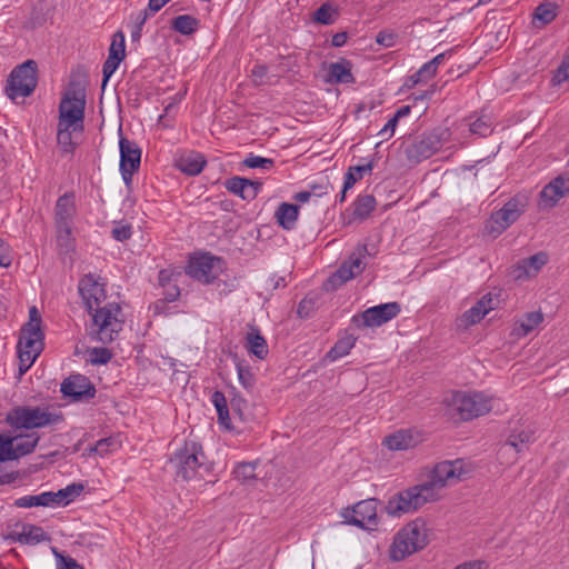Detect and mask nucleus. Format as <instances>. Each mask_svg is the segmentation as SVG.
<instances>
[{
    "instance_id": "obj_1",
    "label": "nucleus",
    "mask_w": 569,
    "mask_h": 569,
    "mask_svg": "<svg viewBox=\"0 0 569 569\" xmlns=\"http://www.w3.org/2000/svg\"><path fill=\"white\" fill-rule=\"evenodd\" d=\"M170 463L176 477L184 481L196 478L204 479L212 470V465L207 461L202 446L193 439H187L183 446L174 451Z\"/></svg>"
},
{
    "instance_id": "obj_2",
    "label": "nucleus",
    "mask_w": 569,
    "mask_h": 569,
    "mask_svg": "<svg viewBox=\"0 0 569 569\" xmlns=\"http://www.w3.org/2000/svg\"><path fill=\"white\" fill-rule=\"evenodd\" d=\"M13 429H42L64 421L61 411L51 406H18L12 408L6 418Z\"/></svg>"
},
{
    "instance_id": "obj_3",
    "label": "nucleus",
    "mask_w": 569,
    "mask_h": 569,
    "mask_svg": "<svg viewBox=\"0 0 569 569\" xmlns=\"http://www.w3.org/2000/svg\"><path fill=\"white\" fill-rule=\"evenodd\" d=\"M441 490L442 488L428 476L425 482L406 489L390 498L386 510L390 516H400L416 511L425 503L438 500Z\"/></svg>"
},
{
    "instance_id": "obj_4",
    "label": "nucleus",
    "mask_w": 569,
    "mask_h": 569,
    "mask_svg": "<svg viewBox=\"0 0 569 569\" xmlns=\"http://www.w3.org/2000/svg\"><path fill=\"white\" fill-rule=\"evenodd\" d=\"M491 409L492 399L483 392L457 391L447 400V415L455 421H469Z\"/></svg>"
},
{
    "instance_id": "obj_5",
    "label": "nucleus",
    "mask_w": 569,
    "mask_h": 569,
    "mask_svg": "<svg viewBox=\"0 0 569 569\" xmlns=\"http://www.w3.org/2000/svg\"><path fill=\"white\" fill-rule=\"evenodd\" d=\"M428 545L425 522L416 520L401 528L393 537L389 548L390 559L401 561Z\"/></svg>"
},
{
    "instance_id": "obj_6",
    "label": "nucleus",
    "mask_w": 569,
    "mask_h": 569,
    "mask_svg": "<svg viewBox=\"0 0 569 569\" xmlns=\"http://www.w3.org/2000/svg\"><path fill=\"white\" fill-rule=\"evenodd\" d=\"M89 313L92 316L90 337L93 340L104 345L110 343L122 330L123 319H121V307L118 303H107Z\"/></svg>"
},
{
    "instance_id": "obj_7",
    "label": "nucleus",
    "mask_w": 569,
    "mask_h": 569,
    "mask_svg": "<svg viewBox=\"0 0 569 569\" xmlns=\"http://www.w3.org/2000/svg\"><path fill=\"white\" fill-rule=\"evenodd\" d=\"M43 339L44 335L34 320L22 327L17 345L20 375L26 373L41 353Z\"/></svg>"
},
{
    "instance_id": "obj_8",
    "label": "nucleus",
    "mask_w": 569,
    "mask_h": 569,
    "mask_svg": "<svg viewBox=\"0 0 569 569\" xmlns=\"http://www.w3.org/2000/svg\"><path fill=\"white\" fill-rule=\"evenodd\" d=\"M37 68L36 61L27 60L11 71L6 87L7 96L11 100L26 98L33 92L38 83Z\"/></svg>"
},
{
    "instance_id": "obj_9",
    "label": "nucleus",
    "mask_w": 569,
    "mask_h": 569,
    "mask_svg": "<svg viewBox=\"0 0 569 569\" xmlns=\"http://www.w3.org/2000/svg\"><path fill=\"white\" fill-rule=\"evenodd\" d=\"M448 129H436L422 133L416 138L407 148L406 156L410 162L419 163L442 148L443 142L449 138Z\"/></svg>"
},
{
    "instance_id": "obj_10",
    "label": "nucleus",
    "mask_w": 569,
    "mask_h": 569,
    "mask_svg": "<svg viewBox=\"0 0 569 569\" xmlns=\"http://www.w3.org/2000/svg\"><path fill=\"white\" fill-rule=\"evenodd\" d=\"M367 254H369L368 247L366 244L358 246L348 260L342 262L339 269L328 278L325 283L326 288L336 289L360 274L365 269L362 259Z\"/></svg>"
},
{
    "instance_id": "obj_11",
    "label": "nucleus",
    "mask_w": 569,
    "mask_h": 569,
    "mask_svg": "<svg viewBox=\"0 0 569 569\" xmlns=\"http://www.w3.org/2000/svg\"><path fill=\"white\" fill-rule=\"evenodd\" d=\"M523 212V204L517 198L507 201L501 209L495 211L486 224V230L495 238L500 236L513 222H516Z\"/></svg>"
},
{
    "instance_id": "obj_12",
    "label": "nucleus",
    "mask_w": 569,
    "mask_h": 569,
    "mask_svg": "<svg viewBox=\"0 0 569 569\" xmlns=\"http://www.w3.org/2000/svg\"><path fill=\"white\" fill-rule=\"evenodd\" d=\"M220 263V258L210 253H201L190 258L186 273L203 284H210L217 279V269Z\"/></svg>"
},
{
    "instance_id": "obj_13",
    "label": "nucleus",
    "mask_w": 569,
    "mask_h": 569,
    "mask_svg": "<svg viewBox=\"0 0 569 569\" xmlns=\"http://www.w3.org/2000/svg\"><path fill=\"white\" fill-rule=\"evenodd\" d=\"M468 472L466 462L462 459H456L438 462L428 476L443 489L465 479Z\"/></svg>"
},
{
    "instance_id": "obj_14",
    "label": "nucleus",
    "mask_w": 569,
    "mask_h": 569,
    "mask_svg": "<svg viewBox=\"0 0 569 569\" xmlns=\"http://www.w3.org/2000/svg\"><path fill=\"white\" fill-rule=\"evenodd\" d=\"M78 290L89 312L99 308L107 298L106 283L92 273L84 274L79 280Z\"/></svg>"
},
{
    "instance_id": "obj_15",
    "label": "nucleus",
    "mask_w": 569,
    "mask_h": 569,
    "mask_svg": "<svg viewBox=\"0 0 569 569\" xmlns=\"http://www.w3.org/2000/svg\"><path fill=\"white\" fill-rule=\"evenodd\" d=\"M376 499H367L356 503L351 510L347 509L343 517L350 525L362 529H373L378 525Z\"/></svg>"
},
{
    "instance_id": "obj_16",
    "label": "nucleus",
    "mask_w": 569,
    "mask_h": 569,
    "mask_svg": "<svg viewBox=\"0 0 569 569\" xmlns=\"http://www.w3.org/2000/svg\"><path fill=\"white\" fill-rule=\"evenodd\" d=\"M60 391L64 397L74 401H88L96 396V387L90 379L83 375L76 373L63 380Z\"/></svg>"
},
{
    "instance_id": "obj_17",
    "label": "nucleus",
    "mask_w": 569,
    "mask_h": 569,
    "mask_svg": "<svg viewBox=\"0 0 569 569\" xmlns=\"http://www.w3.org/2000/svg\"><path fill=\"white\" fill-rule=\"evenodd\" d=\"M400 311L401 307L398 302L381 303L361 313L362 323L365 327H380L396 318Z\"/></svg>"
},
{
    "instance_id": "obj_18",
    "label": "nucleus",
    "mask_w": 569,
    "mask_h": 569,
    "mask_svg": "<svg viewBox=\"0 0 569 569\" xmlns=\"http://www.w3.org/2000/svg\"><path fill=\"white\" fill-rule=\"evenodd\" d=\"M224 187L229 192L240 197L241 199L251 201L258 196L262 188V182L236 176L228 179L224 182Z\"/></svg>"
},
{
    "instance_id": "obj_19",
    "label": "nucleus",
    "mask_w": 569,
    "mask_h": 569,
    "mask_svg": "<svg viewBox=\"0 0 569 569\" xmlns=\"http://www.w3.org/2000/svg\"><path fill=\"white\" fill-rule=\"evenodd\" d=\"M61 126L72 127L73 130L78 128L83 129L82 122L84 118V106L83 103L70 102L69 100H61L59 106Z\"/></svg>"
},
{
    "instance_id": "obj_20",
    "label": "nucleus",
    "mask_w": 569,
    "mask_h": 569,
    "mask_svg": "<svg viewBox=\"0 0 569 569\" xmlns=\"http://www.w3.org/2000/svg\"><path fill=\"white\" fill-rule=\"evenodd\" d=\"M119 132L120 168L139 170L141 162V149L134 141H131L122 136L121 128H119Z\"/></svg>"
},
{
    "instance_id": "obj_21",
    "label": "nucleus",
    "mask_w": 569,
    "mask_h": 569,
    "mask_svg": "<svg viewBox=\"0 0 569 569\" xmlns=\"http://www.w3.org/2000/svg\"><path fill=\"white\" fill-rule=\"evenodd\" d=\"M77 209L73 193H64L58 198L54 207L56 227L72 226Z\"/></svg>"
},
{
    "instance_id": "obj_22",
    "label": "nucleus",
    "mask_w": 569,
    "mask_h": 569,
    "mask_svg": "<svg viewBox=\"0 0 569 569\" xmlns=\"http://www.w3.org/2000/svg\"><path fill=\"white\" fill-rule=\"evenodd\" d=\"M420 442L418 432L409 429L398 430L383 439V445L390 450H408Z\"/></svg>"
},
{
    "instance_id": "obj_23",
    "label": "nucleus",
    "mask_w": 569,
    "mask_h": 569,
    "mask_svg": "<svg viewBox=\"0 0 569 569\" xmlns=\"http://www.w3.org/2000/svg\"><path fill=\"white\" fill-rule=\"evenodd\" d=\"M206 163L207 160L203 154L191 151L181 156L177 160L176 166L181 172L188 176H197L202 171Z\"/></svg>"
},
{
    "instance_id": "obj_24",
    "label": "nucleus",
    "mask_w": 569,
    "mask_h": 569,
    "mask_svg": "<svg viewBox=\"0 0 569 569\" xmlns=\"http://www.w3.org/2000/svg\"><path fill=\"white\" fill-rule=\"evenodd\" d=\"M14 460L31 453L37 447L40 436L37 432L10 437Z\"/></svg>"
},
{
    "instance_id": "obj_25",
    "label": "nucleus",
    "mask_w": 569,
    "mask_h": 569,
    "mask_svg": "<svg viewBox=\"0 0 569 569\" xmlns=\"http://www.w3.org/2000/svg\"><path fill=\"white\" fill-rule=\"evenodd\" d=\"M351 69V62L343 58L331 63L328 70L329 81L332 83H353L356 80Z\"/></svg>"
},
{
    "instance_id": "obj_26",
    "label": "nucleus",
    "mask_w": 569,
    "mask_h": 569,
    "mask_svg": "<svg viewBox=\"0 0 569 569\" xmlns=\"http://www.w3.org/2000/svg\"><path fill=\"white\" fill-rule=\"evenodd\" d=\"M533 442V432L530 429L515 430L508 437L506 443L501 447V450L508 448L513 449L517 453L525 452L529 445Z\"/></svg>"
},
{
    "instance_id": "obj_27",
    "label": "nucleus",
    "mask_w": 569,
    "mask_h": 569,
    "mask_svg": "<svg viewBox=\"0 0 569 569\" xmlns=\"http://www.w3.org/2000/svg\"><path fill=\"white\" fill-rule=\"evenodd\" d=\"M299 214V206L282 202L274 212V218L280 227L292 230L296 227Z\"/></svg>"
},
{
    "instance_id": "obj_28",
    "label": "nucleus",
    "mask_w": 569,
    "mask_h": 569,
    "mask_svg": "<svg viewBox=\"0 0 569 569\" xmlns=\"http://www.w3.org/2000/svg\"><path fill=\"white\" fill-rule=\"evenodd\" d=\"M548 256L545 252H538L527 259L521 260L518 267V278L535 277L540 269L547 263Z\"/></svg>"
},
{
    "instance_id": "obj_29",
    "label": "nucleus",
    "mask_w": 569,
    "mask_h": 569,
    "mask_svg": "<svg viewBox=\"0 0 569 569\" xmlns=\"http://www.w3.org/2000/svg\"><path fill=\"white\" fill-rule=\"evenodd\" d=\"M246 348L249 353H252L258 359L263 360L268 356V345L259 329L252 327L246 337Z\"/></svg>"
},
{
    "instance_id": "obj_30",
    "label": "nucleus",
    "mask_w": 569,
    "mask_h": 569,
    "mask_svg": "<svg viewBox=\"0 0 569 569\" xmlns=\"http://www.w3.org/2000/svg\"><path fill=\"white\" fill-rule=\"evenodd\" d=\"M83 490L81 483H71L57 492H49V505L50 506H66L74 500Z\"/></svg>"
},
{
    "instance_id": "obj_31",
    "label": "nucleus",
    "mask_w": 569,
    "mask_h": 569,
    "mask_svg": "<svg viewBox=\"0 0 569 569\" xmlns=\"http://www.w3.org/2000/svg\"><path fill=\"white\" fill-rule=\"evenodd\" d=\"M14 539L18 542L26 545H37L42 541L50 540V538L41 527L30 523L23 525L22 531L17 533V537Z\"/></svg>"
},
{
    "instance_id": "obj_32",
    "label": "nucleus",
    "mask_w": 569,
    "mask_h": 569,
    "mask_svg": "<svg viewBox=\"0 0 569 569\" xmlns=\"http://www.w3.org/2000/svg\"><path fill=\"white\" fill-rule=\"evenodd\" d=\"M373 169V162L370 161L366 164L361 166H353L350 167L345 174V181H343V188L340 192V194L337 197V200L342 203L346 200V192L351 189L355 183L358 181V178H355L353 171L360 172V176L370 173Z\"/></svg>"
},
{
    "instance_id": "obj_33",
    "label": "nucleus",
    "mask_w": 569,
    "mask_h": 569,
    "mask_svg": "<svg viewBox=\"0 0 569 569\" xmlns=\"http://www.w3.org/2000/svg\"><path fill=\"white\" fill-rule=\"evenodd\" d=\"M200 27V21L190 14H181L172 19L171 29L182 36L193 34Z\"/></svg>"
},
{
    "instance_id": "obj_34",
    "label": "nucleus",
    "mask_w": 569,
    "mask_h": 569,
    "mask_svg": "<svg viewBox=\"0 0 569 569\" xmlns=\"http://www.w3.org/2000/svg\"><path fill=\"white\" fill-rule=\"evenodd\" d=\"M211 402L213 403L217 413H218V421L221 426L230 429V412L228 408V402L226 399V396L221 391H214L211 396Z\"/></svg>"
},
{
    "instance_id": "obj_35",
    "label": "nucleus",
    "mask_w": 569,
    "mask_h": 569,
    "mask_svg": "<svg viewBox=\"0 0 569 569\" xmlns=\"http://www.w3.org/2000/svg\"><path fill=\"white\" fill-rule=\"evenodd\" d=\"M376 208V199L372 194L358 196L353 202V217L363 220Z\"/></svg>"
},
{
    "instance_id": "obj_36",
    "label": "nucleus",
    "mask_w": 569,
    "mask_h": 569,
    "mask_svg": "<svg viewBox=\"0 0 569 569\" xmlns=\"http://www.w3.org/2000/svg\"><path fill=\"white\" fill-rule=\"evenodd\" d=\"M59 254L67 256L74 250L71 226L56 227Z\"/></svg>"
},
{
    "instance_id": "obj_37",
    "label": "nucleus",
    "mask_w": 569,
    "mask_h": 569,
    "mask_svg": "<svg viewBox=\"0 0 569 569\" xmlns=\"http://www.w3.org/2000/svg\"><path fill=\"white\" fill-rule=\"evenodd\" d=\"M258 465V461L238 463L233 469L234 478L243 485H250L257 479L256 469Z\"/></svg>"
},
{
    "instance_id": "obj_38",
    "label": "nucleus",
    "mask_w": 569,
    "mask_h": 569,
    "mask_svg": "<svg viewBox=\"0 0 569 569\" xmlns=\"http://www.w3.org/2000/svg\"><path fill=\"white\" fill-rule=\"evenodd\" d=\"M543 320V316L539 311L528 312L523 316L519 326L513 329L517 336H527L537 328Z\"/></svg>"
},
{
    "instance_id": "obj_39",
    "label": "nucleus",
    "mask_w": 569,
    "mask_h": 569,
    "mask_svg": "<svg viewBox=\"0 0 569 569\" xmlns=\"http://www.w3.org/2000/svg\"><path fill=\"white\" fill-rule=\"evenodd\" d=\"M338 8L330 2L322 3L313 12V20L321 24H332L338 19Z\"/></svg>"
},
{
    "instance_id": "obj_40",
    "label": "nucleus",
    "mask_w": 569,
    "mask_h": 569,
    "mask_svg": "<svg viewBox=\"0 0 569 569\" xmlns=\"http://www.w3.org/2000/svg\"><path fill=\"white\" fill-rule=\"evenodd\" d=\"M355 342L356 339L352 336H346L339 339L327 353V358H329L331 361H335L349 355L350 350L355 346Z\"/></svg>"
},
{
    "instance_id": "obj_41",
    "label": "nucleus",
    "mask_w": 569,
    "mask_h": 569,
    "mask_svg": "<svg viewBox=\"0 0 569 569\" xmlns=\"http://www.w3.org/2000/svg\"><path fill=\"white\" fill-rule=\"evenodd\" d=\"M49 492H42L36 496H23L14 501L18 508L49 507Z\"/></svg>"
},
{
    "instance_id": "obj_42",
    "label": "nucleus",
    "mask_w": 569,
    "mask_h": 569,
    "mask_svg": "<svg viewBox=\"0 0 569 569\" xmlns=\"http://www.w3.org/2000/svg\"><path fill=\"white\" fill-rule=\"evenodd\" d=\"M557 17V6L551 2L539 4L533 13V18L538 20L541 26L552 22Z\"/></svg>"
},
{
    "instance_id": "obj_43",
    "label": "nucleus",
    "mask_w": 569,
    "mask_h": 569,
    "mask_svg": "<svg viewBox=\"0 0 569 569\" xmlns=\"http://www.w3.org/2000/svg\"><path fill=\"white\" fill-rule=\"evenodd\" d=\"M453 50L450 49L446 52H441L437 54L435 58H432L430 61L426 62L421 66V68L418 70V76L425 77V79H431L437 70L438 67L442 63L447 54H450Z\"/></svg>"
},
{
    "instance_id": "obj_44",
    "label": "nucleus",
    "mask_w": 569,
    "mask_h": 569,
    "mask_svg": "<svg viewBox=\"0 0 569 569\" xmlns=\"http://www.w3.org/2000/svg\"><path fill=\"white\" fill-rule=\"evenodd\" d=\"M109 56L116 59L123 60L126 57V38L124 33L119 30L113 37L109 48Z\"/></svg>"
},
{
    "instance_id": "obj_45",
    "label": "nucleus",
    "mask_w": 569,
    "mask_h": 569,
    "mask_svg": "<svg viewBox=\"0 0 569 569\" xmlns=\"http://www.w3.org/2000/svg\"><path fill=\"white\" fill-rule=\"evenodd\" d=\"M62 100H69L70 102L83 103L86 106L84 88L80 81L71 80L68 90Z\"/></svg>"
},
{
    "instance_id": "obj_46",
    "label": "nucleus",
    "mask_w": 569,
    "mask_h": 569,
    "mask_svg": "<svg viewBox=\"0 0 569 569\" xmlns=\"http://www.w3.org/2000/svg\"><path fill=\"white\" fill-rule=\"evenodd\" d=\"M485 316L486 313L477 305H475L462 313L461 318L459 319V326L468 328L469 326H473L480 322Z\"/></svg>"
},
{
    "instance_id": "obj_47",
    "label": "nucleus",
    "mask_w": 569,
    "mask_h": 569,
    "mask_svg": "<svg viewBox=\"0 0 569 569\" xmlns=\"http://www.w3.org/2000/svg\"><path fill=\"white\" fill-rule=\"evenodd\" d=\"M243 166L248 168H259L262 170H271L274 167V160L271 158H263L260 156H256L253 153H250L248 157L244 158L242 161Z\"/></svg>"
},
{
    "instance_id": "obj_48",
    "label": "nucleus",
    "mask_w": 569,
    "mask_h": 569,
    "mask_svg": "<svg viewBox=\"0 0 569 569\" xmlns=\"http://www.w3.org/2000/svg\"><path fill=\"white\" fill-rule=\"evenodd\" d=\"M70 128L71 127H67V124L61 126L59 123L58 133H57L58 144L60 146L62 151L66 153L72 152L74 149Z\"/></svg>"
},
{
    "instance_id": "obj_49",
    "label": "nucleus",
    "mask_w": 569,
    "mask_h": 569,
    "mask_svg": "<svg viewBox=\"0 0 569 569\" xmlns=\"http://www.w3.org/2000/svg\"><path fill=\"white\" fill-rule=\"evenodd\" d=\"M89 353V360L92 365H106L108 363L112 358V352L102 347H94L88 350Z\"/></svg>"
},
{
    "instance_id": "obj_50",
    "label": "nucleus",
    "mask_w": 569,
    "mask_h": 569,
    "mask_svg": "<svg viewBox=\"0 0 569 569\" xmlns=\"http://www.w3.org/2000/svg\"><path fill=\"white\" fill-rule=\"evenodd\" d=\"M561 198V192H558L548 183L540 193V204L543 207H553Z\"/></svg>"
},
{
    "instance_id": "obj_51",
    "label": "nucleus",
    "mask_w": 569,
    "mask_h": 569,
    "mask_svg": "<svg viewBox=\"0 0 569 569\" xmlns=\"http://www.w3.org/2000/svg\"><path fill=\"white\" fill-rule=\"evenodd\" d=\"M237 373L240 383L244 389H251L254 385V376L249 367L243 366L241 362L236 363Z\"/></svg>"
},
{
    "instance_id": "obj_52",
    "label": "nucleus",
    "mask_w": 569,
    "mask_h": 569,
    "mask_svg": "<svg viewBox=\"0 0 569 569\" xmlns=\"http://www.w3.org/2000/svg\"><path fill=\"white\" fill-rule=\"evenodd\" d=\"M14 460L12 440L9 436L0 433V462Z\"/></svg>"
},
{
    "instance_id": "obj_53",
    "label": "nucleus",
    "mask_w": 569,
    "mask_h": 569,
    "mask_svg": "<svg viewBox=\"0 0 569 569\" xmlns=\"http://www.w3.org/2000/svg\"><path fill=\"white\" fill-rule=\"evenodd\" d=\"M121 61L122 60H120V59H116V58L112 59V57L108 56L107 60L103 62V66H102V74H103L102 88L106 87L108 80L116 72V70L118 69Z\"/></svg>"
},
{
    "instance_id": "obj_54",
    "label": "nucleus",
    "mask_w": 569,
    "mask_h": 569,
    "mask_svg": "<svg viewBox=\"0 0 569 569\" xmlns=\"http://www.w3.org/2000/svg\"><path fill=\"white\" fill-rule=\"evenodd\" d=\"M398 34L392 30H381L376 36V42L385 48H391L396 44Z\"/></svg>"
},
{
    "instance_id": "obj_55",
    "label": "nucleus",
    "mask_w": 569,
    "mask_h": 569,
    "mask_svg": "<svg viewBox=\"0 0 569 569\" xmlns=\"http://www.w3.org/2000/svg\"><path fill=\"white\" fill-rule=\"evenodd\" d=\"M132 236V227L130 224H117L111 230V237L117 241H126Z\"/></svg>"
},
{
    "instance_id": "obj_56",
    "label": "nucleus",
    "mask_w": 569,
    "mask_h": 569,
    "mask_svg": "<svg viewBox=\"0 0 569 569\" xmlns=\"http://www.w3.org/2000/svg\"><path fill=\"white\" fill-rule=\"evenodd\" d=\"M112 446H114V440L112 438H103L96 442L92 450L99 456H104L112 450Z\"/></svg>"
},
{
    "instance_id": "obj_57",
    "label": "nucleus",
    "mask_w": 569,
    "mask_h": 569,
    "mask_svg": "<svg viewBox=\"0 0 569 569\" xmlns=\"http://www.w3.org/2000/svg\"><path fill=\"white\" fill-rule=\"evenodd\" d=\"M470 131L473 134L486 137L488 133H490L491 129L486 121H483L482 119H477L476 121L470 123Z\"/></svg>"
},
{
    "instance_id": "obj_58",
    "label": "nucleus",
    "mask_w": 569,
    "mask_h": 569,
    "mask_svg": "<svg viewBox=\"0 0 569 569\" xmlns=\"http://www.w3.org/2000/svg\"><path fill=\"white\" fill-rule=\"evenodd\" d=\"M230 406H231L232 412L238 415L239 418L244 421L246 420V416H244L243 410L247 408L246 400L242 399V398H239V397H234L231 400Z\"/></svg>"
},
{
    "instance_id": "obj_59",
    "label": "nucleus",
    "mask_w": 569,
    "mask_h": 569,
    "mask_svg": "<svg viewBox=\"0 0 569 569\" xmlns=\"http://www.w3.org/2000/svg\"><path fill=\"white\" fill-rule=\"evenodd\" d=\"M12 262V257L10 252V247L0 239V266L9 267Z\"/></svg>"
},
{
    "instance_id": "obj_60",
    "label": "nucleus",
    "mask_w": 569,
    "mask_h": 569,
    "mask_svg": "<svg viewBox=\"0 0 569 569\" xmlns=\"http://www.w3.org/2000/svg\"><path fill=\"white\" fill-rule=\"evenodd\" d=\"M557 82H563L569 80V56L562 61L555 76Z\"/></svg>"
},
{
    "instance_id": "obj_61",
    "label": "nucleus",
    "mask_w": 569,
    "mask_h": 569,
    "mask_svg": "<svg viewBox=\"0 0 569 569\" xmlns=\"http://www.w3.org/2000/svg\"><path fill=\"white\" fill-rule=\"evenodd\" d=\"M398 120L392 117L388 120L385 127L379 131V136L383 139H389L393 136Z\"/></svg>"
},
{
    "instance_id": "obj_62",
    "label": "nucleus",
    "mask_w": 569,
    "mask_h": 569,
    "mask_svg": "<svg viewBox=\"0 0 569 569\" xmlns=\"http://www.w3.org/2000/svg\"><path fill=\"white\" fill-rule=\"evenodd\" d=\"M550 184L553 189H556L558 192H561V198L569 192V179H565L562 177H558L553 179Z\"/></svg>"
},
{
    "instance_id": "obj_63",
    "label": "nucleus",
    "mask_w": 569,
    "mask_h": 569,
    "mask_svg": "<svg viewBox=\"0 0 569 569\" xmlns=\"http://www.w3.org/2000/svg\"><path fill=\"white\" fill-rule=\"evenodd\" d=\"M58 569H83L71 557L59 556Z\"/></svg>"
},
{
    "instance_id": "obj_64",
    "label": "nucleus",
    "mask_w": 569,
    "mask_h": 569,
    "mask_svg": "<svg viewBox=\"0 0 569 569\" xmlns=\"http://www.w3.org/2000/svg\"><path fill=\"white\" fill-rule=\"evenodd\" d=\"M476 305L487 315L490 310L495 309L493 298L490 293L485 295L479 299Z\"/></svg>"
}]
</instances>
